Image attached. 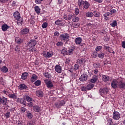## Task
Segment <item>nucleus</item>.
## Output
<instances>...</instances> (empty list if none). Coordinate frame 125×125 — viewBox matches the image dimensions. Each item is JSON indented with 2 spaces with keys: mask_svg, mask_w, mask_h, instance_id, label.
I'll return each mask as SVG.
<instances>
[{
  "mask_svg": "<svg viewBox=\"0 0 125 125\" xmlns=\"http://www.w3.org/2000/svg\"><path fill=\"white\" fill-rule=\"evenodd\" d=\"M27 49L29 51L32 52H36V50L35 49V45L37 44V41L35 40H31L27 43Z\"/></svg>",
  "mask_w": 125,
  "mask_h": 125,
  "instance_id": "obj_1",
  "label": "nucleus"
},
{
  "mask_svg": "<svg viewBox=\"0 0 125 125\" xmlns=\"http://www.w3.org/2000/svg\"><path fill=\"white\" fill-rule=\"evenodd\" d=\"M14 17L15 18L16 20H17V23L19 26L22 25L23 22V19L21 18L20 13L18 11H16L14 13Z\"/></svg>",
  "mask_w": 125,
  "mask_h": 125,
  "instance_id": "obj_2",
  "label": "nucleus"
},
{
  "mask_svg": "<svg viewBox=\"0 0 125 125\" xmlns=\"http://www.w3.org/2000/svg\"><path fill=\"white\" fill-rule=\"evenodd\" d=\"M122 82V78L115 79L112 80L111 83V85L112 88L115 89L118 87V85H120Z\"/></svg>",
  "mask_w": 125,
  "mask_h": 125,
  "instance_id": "obj_3",
  "label": "nucleus"
},
{
  "mask_svg": "<svg viewBox=\"0 0 125 125\" xmlns=\"http://www.w3.org/2000/svg\"><path fill=\"white\" fill-rule=\"evenodd\" d=\"M60 38L62 41V42H65V41H68L69 38H70V35L68 33H64L60 35Z\"/></svg>",
  "mask_w": 125,
  "mask_h": 125,
  "instance_id": "obj_4",
  "label": "nucleus"
},
{
  "mask_svg": "<svg viewBox=\"0 0 125 125\" xmlns=\"http://www.w3.org/2000/svg\"><path fill=\"white\" fill-rule=\"evenodd\" d=\"M44 82L48 88H52V87L53 86V83H52V82H51V81L46 79L44 81Z\"/></svg>",
  "mask_w": 125,
  "mask_h": 125,
  "instance_id": "obj_5",
  "label": "nucleus"
},
{
  "mask_svg": "<svg viewBox=\"0 0 125 125\" xmlns=\"http://www.w3.org/2000/svg\"><path fill=\"white\" fill-rule=\"evenodd\" d=\"M42 54L44 57H45V58H49L53 55V54H52L51 52H47L45 51H43Z\"/></svg>",
  "mask_w": 125,
  "mask_h": 125,
  "instance_id": "obj_6",
  "label": "nucleus"
},
{
  "mask_svg": "<svg viewBox=\"0 0 125 125\" xmlns=\"http://www.w3.org/2000/svg\"><path fill=\"white\" fill-rule=\"evenodd\" d=\"M108 91H109V90L107 88H101L99 90V92L101 94V96H103V95L107 94V93H108Z\"/></svg>",
  "mask_w": 125,
  "mask_h": 125,
  "instance_id": "obj_7",
  "label": "nucleus"
},
{
  "mask_svg": "<svg viewBox=\"0 0 125 125\" xmlns=\"http://www.w3.org/2000/svg\"><path fill=\"white\" fill-rule=\"evenodd\" d=\"M7 104V99L4 97H0V105H6Z\"/></svg>",
  "mask_w": 125,
  "mask_h": 125,
  "instance_id": "obj_8",
  "label": "nucleus"
},
{
  "mask_svg": "<svg viewBox=\"0 0 125 125\" xmlns=\"http://www.w3.org/2000/svg\"><path fill=\"white\" fill-rule=\"evenodd\" d=\"M121 118V114L118 111H115L113 113V118L114 120H118Z\"/></svg>",
  "mask_w": 125,
  "mask_h": 125,
  "instance_id": "obj_9",
  "label": "nucleus"
},
{
  "mask_svg": "<svg viewBox=\"0 0 125 125\" xmlns=\"http://www.w3.org/2000/svg\"><path fill=\"white\" fill-rule=\"evenodd\" d=\"M63 105H65V102L64 101H61L59 103H56L55 104V106L58 109H59V108H61V107Z\"/></svg>",
  "mask_w": 125,
  "mask_h": 125,
  "instance_id": "obj_10",
  "label": "nucleus"
},
{
  "mask_svg": "<svg viewBox=\"0 0 125 125\" xmlns=\"http://www.w3.org/2000/svg\"><path fill=\"white\" fill-rule=\"evenodd\" d=\"M55 70L57 73L60 74L62 72V67L59 64H57L55 66Z\"/></svg>",
  "mask_w": 125,
  "mask_h": 125,
  "instance_id": "obj_11",
  "label": "nucleus"
},
{
  "mask_svg": "<svg viewBox=\"0 0 125 125\" xmlns=\"http://www.w3.org/2000/svg\"><path fill=\"white\" fill-rule=\"evenodd\" d=\"M75 50V46H73L70 47L67 51V55H72L74 54V51Z\"/></svg>",
  "mask_w": 125,
  "mask_h": 125,
  "instance_id": "obj_12",
  "label": "nucleus"
},
{
  "mask_svg": "<svg viewBox=\"0 0 125 125\" xmlns=\"http://www.w3.org/2000/svg\"><path fill=\"white\" fill-rule=\"evenodd\" d=\"M88 77V76H87V75L83 74L80 78V81H81V82H85V81L87 80Z\"/></svg>",
  "mask_w": 125,
  "mask_h": 125,
  "instance_id": "obj_13",
  "label": "nucleus"
},
{
  "mask_svg": "<svg viewBox=\"0 0 125 125\" xmlns=\"http://www.w3.org/2000/svg\"><path fill=\"white\" fill-rule=\"evenodd\" d=\"M1 29L3 32H5L7 31L8 29H9V26H8L6 23H4L2 25Z\"/></svg>",
  "mask_w": 125,
  "mask_h": 125,
  "instance_id": "obj_14",
  "label": "nucleus"
},
{
  "mask_svg": "<svg viewBox=\"0 0 125 125\" xmlns=\"http://www.w3.org/2000/svg\"><path fill=\"white\" fill-rule=\"evenodd\" d=\"M36 95L38 97H42L43 96V92L41 90H38L36 91Z\"/></svg>",
  "mask_w": 125,
  "mask_h": 125,
  "instance_id": "obj_15",
  "label": "nucleus"
},
{
  "mask_svg": "<svg viewBox=\"0 0 125 125\" xmlns=\"http://www.w3.org/2000/svg\"><path fill=\"white\" fill-rule=\"evenodd\" d=\"M83 41V39H82V38L81 37H77L75 40V42L76 44H81L82 43V42Z\"/></svg>",
  "mask_w": 125,
  "mask_h": 125,
  "instance_id": "obj_16",
  "label": "nucleus"
},
{
  "mask_svg": "<svg viewBox=\"0 0 125 125\" xmlns=\"http://www.w3.org/2000/svg\"><path fill=\"white\" fill-rule=\"evenodd\" d=\"M33 110L36 113H40V111H41V107L39 105H34L33 106Z\"/></svg>",
  "mask_w": 125,
  "mask_h": 125,
  "instance_id": "obj_17",
  "label": "nucleus"
},
{
  "mask_svg": "<svg viewBox=\"0 0 125 125\" xmlns=\"http://www.w3.org/2000/svg\"><path fill=\"white\" fill-rule=\"evenodd\" d=\"M77 62H79L80 66H83L84 63H85V60L83 58L79 59L77 60Z\"/></svg>",
  "mask_w": 125,
  "mask_h": 125,
  "instance_id": "obj_18",
  "label": "nucleus"
},
{
  "mask_svg": "<svg viewBox=\"0 0 125 125\" xmlns=\"http://www.w3.org/2000/svg\"><path fill=\"white\" fill-rule=\"evenodd\" d=\"M119 87L122 89H125V82H123V79H121V82L119 85Z\"/></svg>",
  "mask_w": 125,
  "mask_h": 125,
  "instance_id": "obj_19",
  "label": "nucleus"
},
{
  "mask_svg": "<svg viewBox=\"0 0 125 125\" xmlns=\"http://www.w3.org/2000/svg\"><path fill=\"white\" fill-rule=\"evenodd\" d=\"M37 80H38V76L36 74H33L30 79L31 83H34V82L37 81Z\"/></svg>",
  "mask_w": 125,
  "mask_h": 125,
  "instance_id": "obj_20",
  "label": "nucleus"
},
{
  "mask_svg": "<svg viewBox=\"0 0 125 125\" xmlns=\"http://www.w3.org/2000/svg\"><path fill=\"white\" fill-rule=\"evenodd\" d=\"M83 8H85V9H88L89 8V6H90V4L87 1H84V4H83Z\"/></svg>",
  "mask_w": 125,
  "mask_h": 125,
  "instance_id": "obj_21",
  "label": "nucleus"
},
{
  "mask_svg": "<svg viewBox=\"0 0 125 125\" xmlns=\"http://www.w3.org/2000/svg\"><path fill=\"white\" fill-rule=\"evenodd\" d=\"M102 80L104 82H108V81H110V77L108 76L103 75Z\"/></svg>",
  "mask_w": 125,
  "mask_h": 125,
  "instance_id": "obj_22",
  "label": "nucleus"
},
{
  "mask_svg": "<svg viewBox=\"0 0 125 125\" xmlns=\"http://www.w3.org/2000/svg\"><path fill=\"white\" fill-rule=\"evenodd\" d=\"M29 32V29L24 28L21 31V35H26V34H28Z\"/></svg>",
  "mask_w": 125,
  "mask_h": 125,
  "instance_id": "obj_23",
  "label": "nucleus"
},
{
  "mask_svg": "<svg viewBox=\"0 0 125 125\" xmlns=\"http://www.w3.org/2000/svg\"><path fill=\"white\" fill-rule=\"evenodd\" d=\"M8 97L13 99L14 100L17 99V96H16L15 94H10L8 95Z\"/></svg>",
  "mask_w": 125,
  "mask_h": 125,
  "instance_id": "obj_24",
  "label": "nucleus"
},
{
  "mask_svg": "<svg viewBox=\"0 0 125 125\" xmlns=\"http://www.w3.org/2000/svg\"><path fill=\"white\" fill-rule=\"evenodd\" d=\"M19 88L21 90H22V89H26L27 88V85L25 84H21L19 86Z\"/></svg>",
  "mask_w": 125,
  "mask_h": 125,
  "instance_id": "obj_25",
  "label": "nucleus"
},
{
  "mask_svg": "<svg viewBox=\"0 0 125 125\" xmlns=\"http://www.w3.org/2000/svg\"><path fill=\"white\" fill-rule=\"evenodd\" d=\"M98 79V78L97 77V76L94 75L93 78L91 79L90 82L93 83H96V82L97 81Z\"/></svg>",
  "mask_w": 125,
  "mask_h": 125,
  "instance_id": "obj_26",
  "label": "nucleus"
},
{
  "mask_svg": "<svg viewBox=\"0 0 125 125\" xmlns=\"http://www.w3.org/2000/svg\"><path fill=\"white\" fill-rule=\"evenodd\" d=\"M43 75L44 77L47 79H50V78H51V74L48 72H45L43 73Z\"/></svg>",
  "mask_w": 125,
  "mask_h": 125,
  "instance_id": "obj_27",
  "label": "nucleus"
},
{
  "mask_svg": "<svg viewBox=\"0 0 125 125\" xmlns=\"http://www.w3.org/2000/svg\"><path fill=\"white\" fill-rule=\"evenodd\" d=\"M15 40L17 43H21L23 42V40H21L20 37H16Z\"/></svg>",
  "mask_w": 125,
  "mask_h": 125,
  "instance_id": "obj_28",
  "label": "nucleus"
},
{
  "mask_svg": "<svg viewBox=\"0 0 125 125\" xmlns=\"http://www.w3.org/2000/svg\"><path fill=\"white\" fill-rule=\"evenodd\" d=\"M87 90H90L92 88L94 87V84L92 83H89L86 85Z\"/></svg>",
  "mask_w": 125,
  "mask_h": 125,
  "instance_id": "obj_29",
  "label": "nucleus"
},
{
  "mask_svg": "<svg viewBox=\"0 0 125 125\" xmlns=\"http://www.w3.org/2000/svg\"><path fill=\"white\" fill-rule=\"evenodd\" d=\"M1 71L3 73H7L8 72V68L5 66H3L1 68Z\"/></svg>",
  "mask_w": 125,
  "mask_h": 125,
  "instance_id": "obj_30",
  "label": "nucleus"
},
{
  "mask_svg": "<svg viewBox=\"0 0 125 125\" xmlns=\"http://www.w3.org/2000/svg\"><path fill=\"white\" fill-rule=\"evenodd\" d=\"M104 56H105V53L103 52H101L98 54V57L100 59H103L104 58Z\"/></svg>",
  "mask_w": 125,
  "mask_h": 125,
  "instance_id": "obj_31",
  "label": "nucleus"
},
{
  "mask_svg": "<svg viewBox=\"0 0 125 125\" xmlns=\"http://www.w3.org/2000/svg\"><path fill=\"white\" fill-rule=\"evenodd\" d=\"M84 3V1L83 0H78V4L79 7H82V6L83 5Z\"/></svg>",
  "mask_w": 125,
  "mask_h": 125,
  "instance_id": "obj_32",
  "label": "nucleus"
},
{
  "mask_svg": "<svg viewBox=\"0 0 125 125\" xmlns=\"http://www.w3.org/2000/svg\"><path fill=\"white\" fill-rule=\"evenodd\" d=\"M28 77V73L24 72L21 75V79L22 80H26Z\"/></svg>",
  "mask_w": 125,
  "mask_h": 125,
  "instance_id": "obj_33",
  "label": "nucleus"
},
{
  "mask_svg": "<svg viewBox=\"0 0 125 125\" xmlns=\"http://www.w3.org/2000/svg\"><path fill=\"white\" fill-rule=\"evenodd\" d=\"M94 15V14L92 12H88L85 14V16L86 17H92Z\"/></svg>",
  "mask_w": 125,
  "mask_h": 125,
  "instance_id": "obj_34",
  "label": "nucleus"
},
{
  "mask_svg": "<svg viewBox=\"0 0 125 125\" xmlns=\"http://www.w3.org/2000/svg\"><path fill=\"white\" fill-rule=\"evenodd\" d=\"M26 116L28 119H32V118H33V114L30 112V111H27Z\"/></svg>",
  "mask_w": 125,
  "mask_h": 125,
  "instance_id": "obj_35",
  "label": "nucleus"
},
{
  "mask_svg": "<svg viewBox=\"0 0 125 125\" xmlns=\"http://www.w3.org/2000/svg\"><path fill=\"white\" fill-rule=\"evenodd\" d=\"M92 58H96V57H97V56H98V53L97 52L94 51L93 52L92 55H91Z\"/></svg>",
  "mask_w": 125,
  "mask_h": 125,
  "instance_id": "obj_36",
  "label": "nucleus"
},
{
  "mask_svg": "<svg viewBox=\"0 0 125 125\" xmlns=\"http://www.w3.org/2000/svg\"><path fill=\"white\" fill-rule=\"evenodd\" d=\"M35 11H36V13L38 14L41 13V9L38 6L35 7Z\"/></svg>",
  "mask_w": 125,
  "mask_h": 125,
  "instance_id": "obj_37",
  "label": "nucleus"
},
{
  "mask_svg": "<svg viewBox=\"0 0 125 125\" xmlns=\"http://www.w3.org/2000/svg\"><path fill=\"white\" fill-rule=\"evenodd\" d=\"M102 50V46H97L95 48V51L96 52H99L101 50Z\"/></svg>",
  "mask_w": 125,
  "mask_h": 125,
  "instance_id": "obj_38",
  "label": "nucleus"
},
{
  "mask_svg": "<svg viewBox=\"0 0 125 125\" xmlns=\"http://www.w3.org/2000/svg\"><path fill=\"white\" fill-rule=\"evenodd\" d=\"M41 83L42 82L41 80H37L34 83V84L36 85V86H39V85H41Z\"/></svg>",
  "mask_w": 125,
  "mask_h": 125,
  "instance_id": "obj_39",
  "label": "nucleus"
},
{
  "mask_svg": "<svg viewBox=\"0 0 125 125\" xmlns=\"http://www.w3.org/2000/svg\"><path fill=\"white\" fill-rule=\"evenodd\" d=\"M25 100L27 102H31V101H33V98L30 97L29 96H25Z\"/></svg>",
  "mask_w": 125,
  "mask_h": 125,
  "instance_id": "obj_40",
  "label": "nucleus"
},
{
  "mask_svg": "<svg viewBox=\"0 0 125 125\" xmlns=\"http://www.w3.org/2000/svg\"><path fill=\"white\" fill-rule=\"evenodd\" d=\"M17 101L19 103H21V104H25V101H24L23 99L18 98Z\"/></svg>",
  "mask_w": 125,
  "mask_h": 125,
  "instance_id": "obj_41",
  "label": "nucleus"
},
{
  "mask_svg": "<svg viewBox=\"0 0 125 125\" xmlns=\"http://www.w3.org/2000/svg\"><path fill=\"white\" fill-rule=\"evenodd\" d=\"M117 25H118V23L116 21H114L111 23H110V26L113 28L117 26Z\"/></svg>",
  "mask_w": 125,
  "mask_h": 125,
  "instance_id": "obj_42",
  "label": "nucleus"
},
{
  "mask_svg": "<svg viewBox=\"0 0 125 125\" xmlns=\"http://www.w3.org/2000/svg\"><path fill=\"white\" fill-rule=\"evenodd\" d=\"M62 54H63V55H68V51L65 49H62Z\"/></svg>",
  "mask_w": 125,
  "mask_h": 125,
  "instance_id": "obj_43",
  "label": "nucleus"
},
{
  "mask_svg": "<svg viewBox=\"0 0 125 125\" xmlns=\"http://www.w3.org/2000/svg\"><path fill=\"white\" fill-rule=\"evenodd\" d=\"M4 116L6 118V119H8V118H10V112L7 111V112L4 114Z\"/></svg>",
  "mask_w": 125,
  "mask_h": 125,
  "instance_id": "obj_44",
  "label": "nucleus"
},
{
  "mask_svg": "<svg viewBox=\"0 0 125 125\" xmlns=\"http://www.w3.org/2000/svg\"><path fill=\"white\" fill-rule=\"evenodd\" d=\"M61 22H62V21L60 20H58L56 21L55 22V23L56 24V25H62V23H61Z\"/></svg>",
  "mask_w": 125,
  "mask_h": 125,
  "instance_id": "obj_45",
  "label": "nucleus"
},
{
  "mask_svg": "<svg viewBox=\"0 0 125 125\" xmlns=\"http://www.w3.org/2000/svg\"><path fill=\"white\" fill-rule=\"evenodd\" d=\"M81 25V24L79 23H75L73 24V28H79V27H80V26Z\"/></svg>",
  "mask_w": 125,
  "mask_h": 125,
  "instance_id": "obj_46",
  "label": "nucleus"
},
{
  "mask_svg": "<svg viewBox=\"0 0 125 125\" xmlns=\"http://www.w3.org/2000/svg\"><path fill=\"white\" fill-rule=\"evenodd\" d=\"M26 106H28V107H34V103L33 102H29L28 103L26 104Z\"/></svg>",
  "mask_w": 125,
  "mask_h": 125,
  "instance_id": "obj_47",
  "label": "nucleus"
},
{
  "mask_svg": "<svg viewBox=\"0 0 125 125\" xmlns=\"http://www.w3.org/2000/svg\"><path fill=\"white\" fill-rule=\"evenodd\" d=\"M48 24L47 23V22H44L42 23V28H43V29H45V28H46V27H47Z\"/></svg>",
  "mask_w": 125,
  "mask_h": 125,
  "instance_id": "obj_48",
  "label": "nucleus"
},
{
  "mask_svg": "<svg viewBox=\"0 0 125 125\" xmlns=\"http://www.w3.org/2000/svg\"><path fill=\"white\" fill-rule=\"evenodd\" d=\"M113 125V120L111 118H109L108 120V125Z\"/></svg>",
  "mask_w": 125,
  "mask_h": 125,
  "instance_id": "obj_49",
  "label": "nucleus"
},
{
  "mask_svg": "<svg viewBox=\"0 0 125 125\" xmlns=\"http://www.w3.org/2000/svg\"><path fill=\"white\" fill-rule=\"evenodd\" d=\"M63 43L62 42H58L56 44V45H57V46H62V45H63Z\"/></svg>",
  "mask_w": 125,
  "mask_h": 125,
  "instance_id": "obj_50",
  "label": "nucleus"
},
{
  "mask_svg": "<svg viewBox=\"0 0 125 125\" xmlns=\"http://www.w3.org/2000/svg\"><path fill=\"white\" fill-rule=\"evenodd\" d=\"M79 68H80V65L79 64H75L74 65V69L75 71H77V70H78L79 69Z\"/></svg>",
  "mask_w": 125,
  "mask_h": 125,
  "instance_id": "obj_51",
  "label": "nucleus"
},
{
  "mask_svg": "<svg viewBox=\"0 0 125 125\" xmlns=\"http://www.w3.org/2000/svg\"><path fill=\"white\" fill-rule=\"evenodd\" d=\"M81 90L82 91H86V90H88L86 86H83L81 87Z\"/></svg>",
  "mask_w": 125,
  "mask_h": 125,
  "instance_id": "obj_52",
  "label": "nucleus"
},
{
  "mask_svg": "<svg viewBox=\"0 0 125 125\" xmlns=\"http://www.w3.org/2000/svg\"><path fill=\"white\" fill-rule=\"evenodd\" d=\"M79 20L80 18H79V17H75L74 19H73L72 21L73 22H79Z\"/></svg>",
  "mask_w": 125,
  "mask_h": 125,
  "instance_id": "obj_53",
  "label": "nucleus"
},
{
  "mask_svg": "<svg viewBox=\"0 0 125 125\" xmlns=\"http://www.w3.org/2000/svg\"><path fill=\"white\" fill-rule=\"evenodd\" d=\"M0 83H1L3 85H4V84H5V82L3 81V78H2V77H1L0 78Z\"/></svg>",
  "mask_w": 125,
  "mask_h": 125,
  "instance_id": "obj_54",
  "label": "nucleus"
},
{
  "mask_svg": "<svg viewBox=\"0 0 125 125\" xmlns=\"http://www.w3.org/2000/svg\"><path fill=\"white\" fill-rule=\"evenodd\" d=\"M75 13L76 15H78L79 13H80V10H79V8H76L75 9Z\"/></svg>",
  "mask_w": 125,
  "mask_h": 125,
  "instance_id": "obj_55",
  "label": "nucleus"
},
{
  "mask_svg": "<svg viewBox=\"0 0 125 125\" xmlns=\"http://www.w3.org/2000/svg\"><path fill=\"white\" fill-rule=\"evenodd\" d=\"M71 62V59L70 58H67L66 59V61H65V64H69Z\"/></svg>",
  "mask_w": 125,
  "mask_h": 125,
  "instance_id": "obj_56",
  "label": "nucleus"
},
{
  "mask_svg": "<svg viewBox=\"0 0 125 125\" xmlns=\"http://www.w3.org/2000/svg\"><path fill=\"white\" fill-rule=\"evenodd\" d=\"M72 17H73V16L72 15H68L67 16V20H69V21L72 20Z\"/></svg>",
  "mask_w": 125,
  "mask_h": 125,
  "instance_id": "obj_57",
  "label": "nucleus"
},
{
  "mask_svg": "<svg viewBox=\"0 0 125 125\" xmlns=\"http://www.w3.org/2000/svg\"><path fill=\"white\" fill-rule=\"evenodd\" d=\"M110 14L111 13H110V12H107L104 14V17H108V16H109V15H110Z\"/></svg>",
  "mask_w": 125,
  "mask_h": 125,
  "instance_id": "obj_58",
  "label": "nucleus"
},
{
  "mask_svg": "<svg viewBox=\"0 0 125 125\" xmlns=\"http://www.w3.org/2000/svg\"><path fill=\"white\" fill-rule=\"evenodd\" d=\"M15 51H20V46H17L15 48Z\"/></svg>",
  "mask_w": 125,
  "mask_h": 125,
  "instance_id": "obj_59",
  "label": "nucleus"
},
{
  "mask_svg": "<svg viewBox=\"0 0 125 125\" xmlns=\"http://www.w3.org/2000/svg\"><path fill=\"white\" fill-rule=\"evenodd\" d=\"M116 10L115 9H112L110 11V14H113V13H116Z\"/></svg>",
  "mask_w": 125,
  "mask_h": 125,
  "instance_id": "obj_60",
  "label": "nucleus"
},
{
  "mask_svg": "<svg viewBox=\"0 0 125 125\" xmlns=\"http://www.w3.org/2000/svg\"><path fill=\"white\" fill-rule=\"evenodd\" d=\"M21 111L22 112V113H25L26 111V108L24 107H22L21 108Z\"/></svg>",
  "mask_w": 125,
  "mask_h": 125,
  "instance_id": "obj_61",
  "label": "nucleus"
},
{
  "mask_svg": "<svg viewBox=\"0 0 125 125\" xmlns=\"http://www.w3.org/2000/svg\"><path fill=\"white\" fill-rule=\"evenodd\" d=\"M87 26L88 27H93V23H88L87 24Z\"/></svg>",
  "mask_w": 125,
  "mask_h": 125,
  "instance_id": "obj_62",
  "label": "nucleus"
},
{
  "mask_svg": "<svg viewBox=\"0 0 125 125\" xmlns=\"http://www.w3.org/2000/svg\"><path fill=\"white\" fill-rule=\"evenodd\" d=\"M122 46L123 48H125V41L122 42Z\"/></svg>",
  "mask_w": 125,
  "mask_h": 125,
  "instance_id": "obj_63",
  "label": "nucleus"
},
{
  "mask_svg": "<svg viewBox=\"0 0 125 125\" xmlns=\"http://www.w3.org/2000/svg\"><path fill=\"white\" fill-rule=\"evenodd\" d=\"M27 125H34V123L32 121H30L27 123Z\"/></svg>",
  "mask_w": 125,
  "mask_h": 125,
  "instance_id": "obj_64",
  "label": "nucleus"
}]
</instances>
